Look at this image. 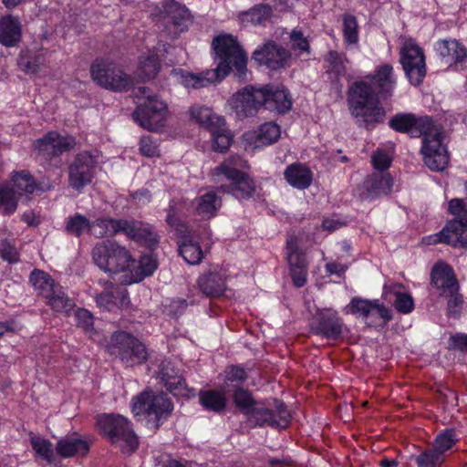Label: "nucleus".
I'll return each instance as SVG.
<instances>
[{"label":"nucleus","mask_w":467,"mask_h":467,"mask_svg":"<svg viewBox=\"0 0 467 467\" xmlns=\"http://www.w3.org/2000/svg\"><path fill=\"white\" fill-rule=\"evenodd\" d=\"M217 67L213 69L192 73L184 69H174L179 82L186 88L200 89L221 82L231 72L239 80H244L247 72V55L237 38L230 34L215 36L212 42Z\"/></svg>","instance_id":"nucleus-1"},{"label":"nucleus","mask_w":467,"mask_h":467,"mask_svg":"<svg viewBox=\"0 0 467 467\" xmlns=\"http://www.w3.org/2000/svg\"><path fill=\"white\" fill-rule=\"evenodd\" d=\"M347 102L351 116L359 127L372 130L384 122L386 111L380 105V98L368 80L361 78L349 85Z\"/></svg>","instance_id":"nucleus-2"},{"label":"nucleus","mask_w":467,"mask_h":467,"mask_svg":"<svg viewBox=\"0 0 467 467\" xmlns=\"http://www.w3.org/2000/svg\"><path fill=\"white\" fill-rule=\"evenodd\" d=\"M466 197L452 198L448 202V213L453 216L444 227L427 237L428 244H444L453 248H467V181Z\"/></svg>","instance_id":"nucleus-3"},{"label":"nucleus","mask_w":467,"mask_h":467,"mask_svg":"<svg viewBox=\"0 0 467 467\" xmlns=\"http://www.w3.org/2000/svg\"><path fill=\"white\" fill-rule=\"evenodd\" d=\"M247 161L239 155H231L213 170V175L223 176L230 182L228 192L238 200H249L256 192L254 180L242 169Z\"/></svg>","instance_id":"nucleus-4"},{"label":"nucleus","mask_w":467,"mask_h":467,"mask_svg":"<svg viewBox=\"0 0 467 467\" xmlns=\"http://www.w3.org/2000/svg\"><path fill=\"white\" fill-rule=\"evenodd\" d=\"M96 431L112 444L122 441L121 451L130 454L139 447V440L127 418L114 413L96 416Z\"/></svg>","instance_id":"nucleus-5"},{"label":"nucleus","mask_w":467,"mask_h":467,"mask_svg":"<svg viewBox=\"0 0 467 467\" xmlns=\"http://www.w3.org/2000/svg\"><path fill=\"white\" fill-rule=\"evenodd\" d=\"M89 72L94 83L113 92H126L134 84L133 78L119 63L107 57H96L90 65Z\"/></svg>","instance_id":"nucleus-6"},{"label":"nucleus","mask_w":467,"mask_h":467,"mask_svg":"<svg viewBox=\"0 0 467 467\" xmlns=\"http://www.w3.org/2000/svg\"><path fill=\"white\" fill-rule=\"evenodd\" d=\"M131 410L136 416L145 415L157 430L171 416L173 403L166 393L146 389L132 399Z\"/></svg>","instance_id":"nucleus-7"},{"label":"nucleus","mask_w":467,"mask_h":467,"mask_svg":"<svg viewBox=\"0 0 467 467\" xmlns=\"http://www.w3.org/2000/svg\"><path fill=\"white\" fill-rule=\"evenodd\" d=\"M92 257L96 265L110 274L127 272L135 263L125 246L111 240L97 244L92 250Z\"/></svg>","instance_id":"nucleus-8"},{"label":"nucleus","mask_w":467,"mask_h":467,"mask_svg":"<svg viewBox=\"0 0 467 467\" xmlns=\"http://www.w3.org/2000/svg\"><path fill=\"white\" fill-rule=\"evenodd\" d=\"M191 115L201 126L210 131L213 150L224 153L229 150L234 141V135L225 127L223 117L213 114L209 108L204 107L192 108Z\"/></svg>","instance_id":"nucleus-9"},{"label":"nucleus","mask_w":467,"mask_h":467,"mask_svg":"<svg viewBox=\"0 0 467 467\" xmlns=\"http://www.w3.org/2000/svg\"><path fill=\"white\" fill-rule=\"evenodd\" d=\"M343 312L345 315L361 317L368 327L375 328H382L393 319L391 308L379 299L353 297Z\"/></svg>","instance_id":"nucleus-10"},{"label":"nucleus","mask_w":467,"mask_h":467,"mask_svg":"<svg viewBox=\"0 0 467 467\" xmlns=\"http://www.w3.org/2000/svg\"><path fill=\"white\" fill-rule=\"evenodd\" d=\"M400 63L402 66L409 82L419 87L422 84L426 74V57L424 50L411 37L406 38L400 49Z\"/></svg>","instance_id":"nucleus-11"},{"label":"nucleus","mask_w":467,"mask_h":467,"mask_svg":"<svg viewBox=\"0 0 467 467\" xmlns=\"http://www.w3.org/2000/svg\"><path fill=\"white\" fill-rule=\"evenodd\" d=\"M110 352L117 355L127 366L141 365L148 360L149 353L146 346L131 334L117 331L111 337Z\"/></svg>","instance_id":"nucleus-12"},{"label":"nucleus","mask_w":467,"mask_h":467,"mask_svg":"<svg viewBox=\"0 0 467 467\" xmlns=\"http://www.w3.org/2000/svg\"><path fill=\"white\" fill-rule=\"evenodd\" d=\"M420 154L425 165L431 171H443L449 162V152L444 145L442 129L434 122L430 134L421 136Z\"/></svg>","instance_id":"nucleus-13"},{"label":"nucleus","mask_w":467,"mask_h":467,"mask_svg":"<svg viewBox=\"0 0 467 467\" xmlns=\"http://www.w3.org/2000/svg\"><path fill=\"white\" fill-rule=\"evenodd\" d=\"M97 164V157L90 150H83L76 154L67 167L68 185L81 192L85 187L92 183Z\"/></svg>","instance_id":"nucleus-14"},{"label":"nucleus","mask_w":467,"mask_h":467,"mask_svg":"<svg viewBox=\"0 0 467 467\" xmlns=\"http://www.w3.org/2000/svg\"><path fill=\"white\" fill-rule=\"evenodd\" d=\"M76 138L71 135L63 136L57 130L45 133L33 142V150L37 157L50 163L60 158L64 153L71 151L76 146Z\"/></svg>","instance_id":"nucleus-15"},{"label":"nucleus","mask_w":467,"mask_h":467,"mask_svg":"<svg viewBox=\"0 0 467 467\" xmlns=\"http://www.w3.org/2000/svg\"><path fill=\"white\" fill-rule=\"evenodd\" d=\"M435 121L430 115L399 112L390 117L388 126L398 133L407 134L411 139H420L431 132Z\"/></svg>","instance_id":"nucleus-16"},{"label":"nucleus","mask_w":467,"mask_h":467,"mask_svg":"<svg viewBox=\"0 0 467 467\" xmlns=\"http://www.w3.org/2000/svg\"><path fill=\"white\" fill-rule=\"evenodd\" d=\"M166 114L167 104L158 96H148L142 104L137 106L132 117L140 127L156 131L164 127Z\"/></svg>","instance_id":"nucleus-17"},{"label":"nucleus","mask_w":467,"mask_h":467,"mask_svg":"<svg viewBox=\"0 0 467 467\" xmlns=\"http://www.w3.org/2000/svg\"><path fill=\"white\" fill-rule=\"evenodd\" d=\"M310 331L329 340L340 338L346 330L343 318L333 308L317 309L309 323Z\"/></svg>","instance_id":"nucleus-18"},{"label":"nucleus","mask_w":467,"mask_h":467,"mask_svg":"<svg viewBox=\"0 0 467 467\" xmlns=\"http://www.w3.org/2000/svg\"><path fill=\"white\" fill-rule=\"evenodd\" d=\"M248 416L249 420L257 426L267 425L282 429L288 426L291 417L285 405L279 400H275V410L255 405Z\"/></svg>","instance_id":"nucleus-19"},{"label":"nucleus","mask_w":467,"mask_h":467,"mask_svg":"<svg viewBox=\"0 0 467 467\" xmlns=\"http://www.w3.org/2000/svg\"><path fill=\"white\" fill-rule=\"evenodd\" d=\"M264 96L261 88L248 86L236 92L230 103L239 118H246L254 116L263 107Z\"/></svg>","instance_id":"nucleus-20"},{"label":"nucleus","mask_w":467,"mask_h":467,"mask_svg":"<svg viewBox=\"0 0 467 467\" xmlns=\"http://www.w3.org/2000/svg\"><path fill=\"white\" fill-rule=\"evenodd\" d=\"M363 78L371 83L380 99H389L393 96L397 87V76L391 64L377 66L373 73Z\"/></svg>","instance_id":"nucleus-21"},{"label":"nucleus","mask_w":467,"mask_h":467,"mask_svg":"<svg viewBox=\"0 0 467 467\" xmlns=\"http://www.w3.org/2000/svg\"><path fill=\"white\" fill-rule=\"evenodd\" d=\"M439 57L457 70L467 68V48L456 39H440L434 44Z\"/></svg>","instance_id":"nucleus-22"},{"label":"nucleus","mask_w":467,"mask_h":467,"mask_svg":"<svg viewBox=\"0 0 467 467\" xmlns=\"http://www.w3.org/2000/svg\"><path fill=\"white\" fill-rule=\"evenodd\" d=\"M290 57V53L285 47L278 46L274 41H267L253 53V59L258 65H264L271 70L284 67Z\"/></svg>","instance_id":"nucleus-23"},{"label":"nucleus","mask_w":467,"mask_h":467,"mask_svg":"<svg viewBox=\"0 0 467 467\" xmlns=\"http://www.w3.org/2000/svg\"><path fill=\"white\" fill-rule=\"evenodd\" d=\"M394 179L389 172H372L363 181L360 197L364 201H375L391 193Z\"/></svg>","instance_id":"nucleus-24"},{"label":"nucleus","mask_w":467,"mask_h":467,"mask_svg":"<svg viewBox=\"0 0 467 467\" xmlns=\"http://www.w3.org/2000/svg\"><path fill=\"white\" fill-rule=\"evenodd\" d=\"M164 18L173 26V37L177 38L188 30L192 22L189 9L175 0H164L162 3Z\"/></svg>","instance_id":"nucleus-25"},{"label":"nucleus","mask_w":467,"mask_h":467,"mask_svg":"<svg viewBox=\"0 0 467 467\" xmlns=\"http://www.w3.org/2000/svg\"><path fill=\"white\" fill-rule=\"evenodd\" d=\"M191 202L184 198L171 199L166 209L165 222L174 231V235L188 233L191 230L186 222Z\"/></svg>","instance_id":"nucleus-26"},{"label":"nucleus","mask_w":467,"mask_h":467,"mask_svg":"<svg viewBox=\"0 0 467 467\" xmlns=\"http://www.w3.org/2000/svg\"><path fill=\"white\" fill-rule=\"evenodd\" d=\"M264 93L263 107L270 111L285 114L291 109L292 99L289 90L284 86L268 84L261 87Z\"/></svg>","instance_id":"nucleus-27"},{"label":"nucleus","mask_w":467,"mask_h":467,"mask_svg":"<svg viewBox=\"0 0 467 467\" xmlns=\"http://www.w3.org/2000/svg\"><path fill=\"white\" fill-rule=\"evenodd\" d=\"M431 285L442 292H459L460 284L451 265L440 260L431 271Z\"/></svg>","instance_id":"nucleus-28"},{"label":"nucleus","mask_w":467,"mask_h":467,"mask_svg":"<svg viewBox=\"0 0 467 467\" xmlns=\"http://www.w3.org/2000/svg\"><path fill=\"white\" fill-rule=\"evenodd\" d=\"M175 238L178 253L187 264L194 265L202 261L204 253L200 243L194 239L192 230H188V233L176 234Z\"/></svg>","instance_id":"nucleus-29"},{"label":"nucleus","mask_w":467,"mask_h":467,"mask_svg":"<svg viewBox=\"0 0 467 467\" xmlns=\"http://www.w3.org/2000/svg\"><path fill=\"white\" fill-rule=\"evenodd\" d=\"M122 234L150 250H154L158 247V234L153 233L150 228L143 227L141 222L126 220Z\"/></svg>","instance_id":"nucleus-30"},{"label":"nucleus","mask_w":467,"mask_h":467,"mask_svg":"<svg viewBox=\"0 0 467 467\" xmlns=\"http://www.w3.org/2000/svg\"><path fill=\"white\" fill-rule=\"evenodd\" d=\"M196 215L210 220L217 215L222 207L221 197L213 191L207 192L191 202Z\"/></svg>","instance_id":"nucleus-31"},{"label":"nucleus","mask_w":467,"mask_h":467,"mask_svg":"<svg viewBox=\"0 0 467 467\" xmlns=\"http://www.w3.org/2000/svg\"><path fill=\"white\" fill-rule=\"evenodd\" d=\"M89 450V442L79 438L77 433L61 438L56 445V451L62 458L86 456Z\"/></svg>","instance_id":"nucleus-32"},{"label":"nucleus","mask_w":467,"mask_h":467,"mask_svg":"<svg viewBox=\"0 0 467 467\" xmlns=\"http://www.w3.org/2000/svg\"><path fill=\"white\" fill-rule=\"evenodd\" d=\"M125 219H114L109 216L98 217L90 221L89 234L96 238L113 237L122 234Z\"/></svg>","instance_id":"nucleus-33"},{"label":"nucleus","mask_w":467,"mask_h":467,"mask_svg":"<svg viewBox=\"0 0 467 467\" xmlns=\"http://www.w3.org/2000/svg\"><path fill=\"white\" fill-rule=\"evenodd\" d=\"M22 36V27L18 17L7 15L0 18V43L7 47L16 46Z\"/></svg>","instance_id":"nucleus-34"},{"label":"nucleus","mask_w":467,"mask_h":467,"mask_svg":"<svg viewBox=\"0 0 467 467\" xmlns=\"http://www.w3.org/2000/svg\"><path fill=\"white\" fill-rule=\"evenodd\" d=\"M284 177L289 185L298 190L307 189L313 181L311 170L301 162L288 165L285 170Z\"/></svg>","instance_id":"nucleus-35"},{"label":"nucleus","mask_w":467,"mask_h":467,"mask_svg":"<svg viewBox=\"0 0 467 467\" xmlns=\"http://www.w3.org/2000/svg\"><path fill=\"white\" fill-rule=\"evenodd\" d=\"M168 366H163L161 370V379L166 389L174 396L190 398L194 395V390L187 387L185 379Z\"/></svg>","instance_id":"nucleus-36"},{"label":"nucleus","mask_w":467,"mask_h":467,"mask_svg":"<svg viewBox=\"0 0 467 467\" xmlns=\"http://www.w3.org/2000/svg\"><path fill=\"white\" fill-rule=\"evenodd\" d=\"M226 270H209L198 278L200 292H226Z\"/></svg>","instance_id":"nucleus-37"},{"label":"nucleus","mask_w":467,"mask_h":467,"mask_svg":"<svg viewBox=\"0 0 467 467\" xmlns=\"http://www.w3.org/2000/svg\"><path fill=\"white\" fill-rule=\"evenodd\" d=\"M273 16V8L268 4H256L248 10L238 14L239 21L246 26H262L268 22Z\"/></svg>","instance_id":"nucleus-38"},{"label":"nucleus","mask_w":467,"mask_h":467,"mask_svg":"<svg viewBox=\"0 0 467 467\" xmlns=\"http://www.w3.org/2000/svg\"><path fill=\"white\" fill-rule=\"evenodd\" d=\"M161 67V60L158 54L150 51L139 58L138 72L143 81L154 79Z\"/></svg>","instance_id":"nucleus-39"},{"label":"nucleus","mask_w":467,"mask_h":467,"mask_svg":"<svg viewBox=\"0 0 467 467\" xmlns=\"http://www.w3.org/2000/svg\"><path fill=\"white\" fill-rule=\"evenodd\" d=\"M201 405L207 410L216 413L223 412L227 404L226 396L223 391L216 389L201 390L199 392Z\"/></svg>","instance_id":"nucleus-40"},{"label":"nucleus","mask_w":467,"mask_h":467,"mask_svg":"<svg viewBox=\"0 0 467 467\" xmlns=\"http://www.w3.org/2000/svg\"><path fill=\"white\" fill-rule=\"evenodd\" d=\"M342 35L348 47L357 46L359 42V26L357 17L349 13L342 16Z\"/></svg>","instance_id":"nucleus-41"},{"label":"nucleus","mask_w":467,"mask_h":467,"mask_svg":"<svg viewBox=\"0 0 467 467\" xmlns=\"http://www.w3.org/2000/svg\"><path fill=\"white\" fill-rule=\"evenodd\" d=\"M89 229L90 220L79 213L66 219L65 231L69 235L80 237L84 234H89Z\"/></svg>","instance_id":"nucleus-42"},{"label":"nucleus","mask_w":467,"mask_h":467,"mask_svg":"<svg viewBox=\"0 0 467 467\" xmlns=\"http://www.w3.org/2000/svg\"><path fill=\"white\" fill-rule=\"evenodd\" d=\"M325 60L329 64V68L327 72L330 78L339 79L346 74L345 61H348V59L344 53L330 50L327 52Z\"/></svg>","instance_id":"nucleus-43"},{"label":"nucleus","mask_w":467,"mask_h":467,"mask_svg":"<svg viewBox=\"0 0 467 467\" xmlns=\"http://www.w3.org/2000/svg\"><path fill=\"white\" fill-rule=\"evenodd\" d=\"M157 261L153 256L147 254L141 255L138 262L135 275L132 274L130 280L126 281V283L133 284L140 282L145 277L151 275L157 269Z\"/></svg>","instance_id":"nucleus-44"},{"label":"nucleus","mask_w":467,"mask_h":467,"mask_svg":"<svg viewBox=\"0 0 467 467\" xmlns=\"http://www.w3.org/2000/svg\"><path fill=\"white\" fill-rule=\"evenodd\" d=\"M18 206V200L14 188L8 184L0 185V208L3 215H12Z\"/></svg>","instance_id":"nucleus-45"},{"label":"nucleus","mask_w":467,"mask_h":467,"mask_svg":"<svg viewBox=\"0 0 467 467\" xmlns=\"http://www.w3.org/2000/svg\"><path fill=\"white\" fill-rule=\"evenodd\" d=\"M29 282L35 290L39 292H55V281L50 275L43 270L34 269L29 275Z\"/></svg>","instance_id":"nucleus-46"},{"label":"nucleus","mask_w":467,"mask_h":467,"mask_svg":"<svg viewBox=\"0 0 467 467\" xmlns=\"http://www.w3.org/2000/svg\"><path fill=\"white\" fill-rule=\"evenodd\" d=\"M286 254L289 268L307 269L306 254L300 250L296 242L292 240L286 242Z\"/></svg>","instance_id":"nucleus-47"},{"label":"nucleus","mask_w":467,"mask_h":467,"mask_svg":"<svg viewBox=\"0 0 467 467\" xmlns=\"http://www.w3.org/2000/svg\"><path fill=\"white\" fill-rule=\"evenodd\" d=\"M233 400L236 408H238L240 411L245 415H248L256 405L252 393L248 389H244L242 387H236L234 389Z\"/></svg>","instance_id":"nucleus-48"},{"label":"nucleus","mask_w":467,"mask_h":467,"mask_svg":"<svg viewBox=\"0 0 467 467\" xmlns=\"http://www.w3.org/2000/svg\"><path fill=\"white\" fill-rule=\"evenodd\" d=\"M16 188L25 193H33L37 184L32 174L26 170L15 171L11 177Z\"/></svg>","instance_id":"nucleus-49"},{"label":"nucleus","mask_w":467,"mask_h":467,"mask_svg":"<svg viewBox=\"0 0 467 467\" xmlns=\"http://www.w3.org/2000/svg\"><path fill=\"white\" fill-rule=\"evenodd\" d=\"M30 444L36 453L48 463L54 461L53 444L50 441L39 436L31 435Z\"/></svg>","instance_id":"nucleus-50"},{"label":"nucleus","mask_w":467,"mask_h":467,"mask_svg":"<svg viewBox=\"0 0 467 467\" xmlns=\"http://www.w3.org/2000/svg\"><path fill=\"white\" fill-rule=\"evenodd\" d=\"M77 326L92 340L96 339L98 332L94 327V317L92 314L84 308L76 311Z\"/></svg>","instance_id":"nucleus-51"},{"label":"nucleus","mask_w":467,"mask_h":467,"mask_svg":"<svg viewBox=\"0 0 467 467\" xmlns=\"http://www.w3.org/2000/svg\"><path fill=\"white\" fill-rule=\"evenodd\" d=\"M47 303L56 312L66 313L68 315L75 306V302L68 298L65 294H48L46 296Z\"/></svg>","instance_id":"nucleus-52"},{"label":"nucleus","mask_w":467,"mask_h":467,"mask_svg":"<svg viewBox=\"0 0 467 467\" xmlns=\"http://www.w3.org/2000/svg\"><path fill=\"white\" fill-rule=\"evenodd\" d=\"M444 462V456L433 447L425 450L416 458L418 467H440Z\"/></svg>","instance_id":"nucleus-53"},{"label":"nucleus","mask_w":467,"mask_h":467,"mask_svg":"<svg viewBox=\"0 0 467 467\" xmlns=\"http://www.w3.org/2000/svg\"><path fill=\"white\" fill-rule=\"evenodd\" d=\"M457 441L458 438L455 431L449 429L436 437L433 448L444 456V452L451 449Z\"/></svg>","instance_id":"nucleus-54"},{"label":"nucleus","mask_w":467,"mask_h":467,"mask_svg":"<svg viewBox=\"0 0 467 467\" xmlns=\"http://www.w3.org/2000/svg\"><path fill=\"white\" fill-rule=\"evenodd\" d=\"M42 63L41 55L36 54H21L18 58L19 67L26 74H36L40 70Z\"/></svg>","instance_id":"nucleus-55"},{"label":"nucleus","mask_w":467,"mask_h":467,"mask_svg":"<svg viewBox=\"0 0 467 467\" xmlns=\"http://www.w3.org/2000/svg\"><path fill=\"white\" fill-rule=\"evenodd\" d=\"M281 134L280 127L274 122H266L260 126L258 130V140L264 144H272L275 142Z\"/></svg>","instance_id":"nucleus-56"},{"label":"nucleus","mask_w":467,"mask_h":467,"mask_svg":"<svg viewBox=\"0 0 467 467\" xmlns=\"http://www.w3.org/2000/svg\"><path fill=\"white\" fill-rule=\"evenodd\" d=\"M225 384L227 382L234 383L236 387H240L247 379V372L238 365H231L225 368Z\"/></svg>","instance_id":"nucleus-57"},{"label":"nucleus","mask_w":467,"mask_h":467,"mask_svg":"<svg viewBox=\"0 0 467 467\" xmlns=\"http://www.w3.org/2000/svg\"><path fill=\"white\" fill-rule=\"evenodd\" d=\"M0 257L9 264H16L20 261L19 252L7 240L2 241L0 244Z\"/></svg>","instance_id":"nucleus-58"},{"label":"nucleus","mask_w":467,"mask_h":467,"mask_svg":"<svg viewBox=\"0 0 467 467\" xmlns=\"http://www.w3.org/2000/svg\"><path fill=\"white\" fill-rule=\"evenodd\" d=\"M393 303L395 309L400 314H409L414 309V301L410 294H396Z\"/></svg>","instance_id":"nucleus-59"},{"label":"nucleus","mask_w":467,"mask_h":467,"mask_svg":"<svg viewBox=\"0 0 467 467\" xmlns=\"http://www.w3.org/2000/svg\"><path fill=\"white\" fill-rule=\"evenodd\" d=\"M391 159L383 150H377L371 157V164L377 172H386L391 165Z\"/></svg>","instance_id":"nucleus-60"},{"label":"nucleus","mask_w":467,"mask_h":467,"mask_svg":"<svg viewBox=\"0 0 467 467\" xmlns=\"http://www.w3.org/2000/svg\"><path fill=\"white\" fill-rule=\"evenodd\" d=\"M292 48L300 52H308L310 49L309 42L301 30H293L290 34Z\"/></svg>","instance_id":"nucleus-61"},{"label":"nucleus","mask_w":467,"mask_h":467,"mask_svg":"<svg viewBox=\"0 0 467 467\" xmlns=\"http://www.w3.org/2000/svg\"><path fill=\"white\" fill-rule=\"evenodd\" d=\"M140 151L143 156L154 157L158 148L150 136H142L140 140Z\"/></svg>","instance_id":"nucleus-62"},{"label":"nucleus","mask_w":467,"mask_h":467,"mask_svg":"<svg viewBox=\"0 0 467 467\" xmlns=\"http://www.w3.org/2000/svg\"><path fill=\"white\" fill-rule=\"evenodd\" d=\"M115 296H123V294H97L96 302L99 306L109 311H113L116 309L117 305Z\"/></svg>","instance_id":"nucleus-63"},{"label":"nucleus","mask_w":467,"mask_h":467,"mask_svg":"<svg viewBox=\"0 0 467 467\" xmlns=\"http://www.w3.org/2000/svg\"><path fill=\"white\" fill-rule=\"evenodd\" d=\"M449 348L467 353V334L457 333L451 336Z\"/></svg>","instance_id":"nucleus-64"}]
</instances>
